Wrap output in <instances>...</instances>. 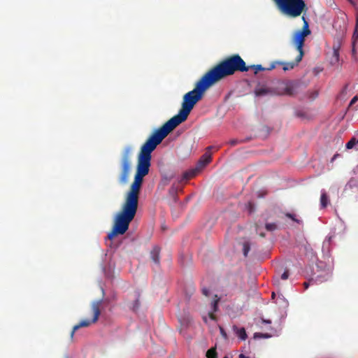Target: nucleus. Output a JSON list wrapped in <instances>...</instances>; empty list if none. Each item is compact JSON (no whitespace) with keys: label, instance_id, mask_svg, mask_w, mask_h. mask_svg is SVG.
Instances as JSON below:
<instances>
[{"label":"nucleus","instance_id":"obj_1","mask_svg":"<svg viewBox=\"0 0 358 358\" xmlns=\"http://www.w3.org/2000/svg\"><path fill=\"white\" fill-rule=\"evenodd\" d=\"M213 85L204 74L197 81L194 89L183 96L182 108L178 113L156 129L142 145L138 155L134 180L126 194L120 211L115 217L113 227L108 234V239H113L118 234H124L134 218L143 178L148 174L151 166L152 152L170 132L187 119L195 104L202 99L204 92Z\"/></svg>","mask_w":358,"mask_h":358},{"label":"nucleus","instance_id":"obj_2","mask_svg":"<svg viewBox=\"0 0 358 358\" xmlns=\"http://www.w3.org/2000/svg\"><path fill=\"white\" fill-rule=\"evenodd\" d=\"M250 69L245 61L238 55H232L222 60L205 74L214 85L236 72H246Z\"/></svg>","mask_w":358,"mask_h":358},{"label":"nucleus","instance_id":"obj_3","mask_svg":"<svg viewBox=\"0 0 358 358\" xmlns=\"http://www.w3.org/2000/svg\"><path fill=\"white\" fill-rule=\"evenodd\" d=\"M278 10L284 15L296 18L308 11L304 0H273Z\"/></svg>","mask_w":358,"mask_h":358},{"label":"nucleus","instance_id":"obj_4","mask_svg":"<svg viewBox=\"0 0 358 358\" xmlns=\"http://www.w3.org/2000/svg\"><path fill=\"white\" fill-rule=\"evenodd\" d=\"M302 85L303 84L298 80H278L275 85L272 87L271 92L274 95L293 96L299 93Z\"/></svg>","mask_w":358,"mask_h":358},{"label":"nucleus","instance_id":"obj_5","mask_svg":"<svg viewBox=\"0 0 358 358\" xmlns=\"http://www.w3.org/2000/svg\"><path fill=\"white\" fill-rule=\"evenodd\" d=\"M302 20L303 21V26L301 29L296 31L292 36V44L296 47L299 52L297 56V60L301 61L304 55L303 47L304 45L305 38L310 34V30L309 29L308 22L304 16H302Z\"/></svg>","mask_w":358,"mask_h":358},{"label":"nucleus","instance_id":"obj_6","mask_svg":"<svg viewBox=\"0 0 358 358\" xmlns=\"http://www.w3.org/2000/svg\"><path fill=\"white\" fill-rule=\"evenodd\" d=\"M130 148L124 149L121 160V172L119 176V182L121 185H125L129 181L131 161H130Z\"/></svg>","mask_w":358,"mask_h":358},{"label":"nucleus","instance_id":"obj_7","mask_svg":"<svg viewBox=\"0 0 358 358\" xmlns=\"http://www.w3.org/2000/svg\"><path fill=\"white\" fill-rule=\"evenodd\" d=\"M212 148H214L213 146H208L207 148V152L204 153L200 159L199 160L198 163L196 164V166L195 169H192L187 172H185L183 175V178L186 180L190 179L195 176L199 172H200L207 164H208L211 160L212 157L211 154L208 152ZM219 148H216V150H218Z\"/></svg>","mask_w":358,"mask_h":358},{"label":"nucleus","instance_id":"obj_8","mask_svg":"<svg viewBox=\"0 0 358 358\" xmlns=\"http://www.w3.org/2000/svg\"><path fill=\"white\" fill-rule=\"evenodd\" d=\"M101 303H102L101 300H98V301H94L92 303V312L94 314L93 318L92 319V320H82L78 324L75 325L73 327V329L71 332V338H73L75 332L80 328L89 327L92 323H95L97 322V320L99 317V315L101 314L100 307H101Z\"/></svg>","mask_w":358,"mask_h":358},{"label":"nucleus","instance_id":"obj_9","mask_svg":"<svg viewBox=\"0 0 358 358\" xmlns=\"http://www.w3.org/2000/svg\"><path fill=\"white\" fill-rule=\"evenodd\" d=\"M341 48V42L338 41L333 45V53L332 57L331 58V64L335 65L339 62V50Z\"/></svg>","mask_w":358,"mask_h":358},{"label":"nucleus","instance_id":"obj_10","mask_svg":"<svg viewBox=\"0 0 358 358\" xmlns=\"http://www.w3.org/2000/svg\"><path fill=\"white\" fill-rule=\"evenodd\" d=\"M160 248L157 245H155L150 252V258L156 264H159L160 258Z\"/></svg>","mask_w":358,"mask_h":358},{"label":"nucleus","instance_id":"obj_11","mask_svg":"<svg viewBox=\"0 0 358 358\" xmlns=\"http://www.w3.org/2000/svg\"><path fill=\"white\" fill-rule=\"evenodd\" d=\"M272 87H257L255 90V94L257 96H265V95H267V94H271V95H273L272 94Z\"/></svg>","mask_w":358,"mask_h":358},{"label":"nucleus","instance_id":"obj_12","mask_svg":"<svg viewBox=\"0 0 358 358\" xmlns=\"http://www.w3.org/2000/svg\"><path fill=\"white\" fill-rule=\"evenodd\" d=\"M250 69L255 70V73L257 74L260 71H270L275 68V63H272L268 67H263L261 64L249 66Z\"/></svg>","mask_w":358,"mask_h":358},{"label":"nucleus","instance_id":"obj_13","mask_svg":"<svg viewBox=\"0 0 358 358\" xmlns=\"http://www.w3.org/2000/svg\"><path fill=\"white\" fill-rule=\"evenodd\" d=\"M301 61L297 60V57L295 60L291 62H276V64H280L283 66L284 71H288L293 69L296 66L299 64Z\"/></svg>","mask_w":358,"mask_h":358},{"label":"nucleus","instance_id":"obj_14","mask_svg":"<svg viewBox=\"0 0 358 358\" xmlns=\"http://www.w3.org/2000/svg\"><path fill=\"white\" fill-rule=\"evenodd\" d=\"M219 301H220V298L217 297V295H215V299L211 303V306H212L213 312L209 313V317L212 320H215V315H214L213 312H216L217 310Z\"/></svg>","mask_w":358,"mask_h":358},{"label":"nucleus","instance_id":"obj_15","mask_svg":"<svg viewBox=\"0 0 358 358\" xmlns=\"http://www.w3.org/2000/svg\"><path fill=\"white\" fill-rule=\"evenodd\" d=\"M329 203V198L325 192H322L320 197V204L322 208H326Z\"/></svg>","mask_w":358,"mask_h":358},{"label":"nucleus","instance_id":"obj_16","mask_svg":"<svg viewBox=\"0 0 358 358\" xmlns=\"http://www.w3.org/2000/svg\"><path fill=\"white\" fill-rule=\"evenodd\" d=\"M236 329V335L238 338H240L241 340L244 341L247 338V334H246V331H245V329L242 327V328H240V329Z\"/></svg>","mask_w":358,"mask_h":358},{"label":"nucleus","instance_id":"obj_17","mask_svg":"<svg viewBox=\"0 0 358 358\" xmlns=\"http://www.w3.org/2000/svg\"><path fill=\"white\" fill-rule=\"evenodd\" d=\"M207 358H217V352L215 348H211L206 352Z\"/></svg>","mask_w":358,"mask_h":358},{"label":"nucleus","instance_id":"obj_18","mask_svg":"<svg viewBox=\"0 0 358 358\" xmlns=\"http://www.w3.org/2000/svg\"><path fill=\"white\" fill-rule=\"evenodd\" d=\"M265 228L268 231H273L278 229V225L276 223H266Z\"/></svg>","mask_w":358,"mask_h":358},{"label":"nucleus","instance_id":"obj_19","mask_svg":"<svg viewBox=\"0 0 358 358\" xmlns=\"http://www.w3.org/2000/svg\"><path fill=\"white\" fill-rule=\"evenodd\" d=\"M250 250V244L249 242H244L243 244V251L245 257L248 256L249 251Z\"/></svg>","mask_w":358,"mask_h":358},{"label":"nucleus","instance_id":"obj_20","mask_svg":"<svg viewBox=\"0 0 358 358\" xmlns=\"http://www.w3.org/2000/svg\"><path fill=\"white\" fill-rule=\"evenodd\" d=\"M355 144H356L355 138H352L350 141H349L346 143L345 147L347 149H351L355 146Z\"/></svg>","mask_w":358,"mask_h":358},{"label":"nucleus","instance_id":"obj_21","mask_svg":"<svg viewBox=\"0 0 358 358\" xmlns=\"http://www.w3.org/2000/svg\"><path fill=\"white\" fill-rule=\"evenodd\" d=\"M269 337H271V335H269L268 334L255 333L254 334V338H269Z\"/></svg>","mask_w":358,"mask_h":358},{"label":"nucleus","instance_id":"obj_22","mask_svg":"<svg viewBox=\"0 0 358 358\" xmlns=\"http://www.w3.org/2000/svg\"><path fill=\"white\" fill-rule=\"evenodd\" d=\"M285 216H286L287 217H288V218L292 219L294 222H296V223H300V222H301V221H300L299 220H298V219H296V218L295 217V215H294V214H292V213H287L285 214Z\"/></svg>","mask_w":358,"mask_h":358},{"label":"nucleus","instance_id":"obj_23","mask_svg":"<svg viewBox=\"0 0 358 358\" xmlns=\"http://www.w3.org/2000/svg\"><path fill=\"white\" fill-rule=\"evenodd\" d=\"M243 142V141L242 140H238V139H231L229 141V143L231 145V146H235Z\"/></svg>","mask_w":358,"mask_h":358},{"label":"nucleus","instance_id":"obj_24","mask_svg":"<svg viewBox=\"0 0 358 358\" xmlns=\"http://www.w3.org/2000/svg\"><path fill=\"white\" fill-rule=\"evenodd\" d=\"M139 306H140L139 299H137L134 302V305H133V307H132L133 310L136 311L138 308Z\"/></svg>","mask_w":358,"mask_h":358},{"label":"nucleus","instance_id":"obj_25","mask_svg":"<svg viewBox=\"0 0 358 358\" xmlns=\"http://www.w3.org/2000/svg\"><path fill=\"white\" fill-rule=\"evenodd\" d=\"M289 277V272L288 271H285L280 276V278L282 280H287Z\"/></svg>","mask_w":358,"mask_h":358},{"label":"nucleus","instance_id":"obj_26","mask_svg":"<svg viewBox=\"0 0 358 358\" xmlns=\"http://www.w3.org/2000/svg\"><path fill=\"white\" fill-rule=\"evenodd\" d=\"M358 101V96H355L350 101V106L355 104Z\"/></svg>","mask_w":358,"mask_h":358},{"label":"nucleus","instance_id":"obj_27","mask_svg":"<svg viewBox=\"0 0 358 358\" xmlns=\"http://www.w3.org/2000/svg\"><path fill=\"white\" fill-rule=\"evenodd\" d=\"M202 293L203 295L208 296L209 295V290L207 288H203Z\"/></svg>","mask_w":358,"mask_h":358},{"label":"nucleus","instance_id":"obj_28","mask_svg":"<svg viewBox=\"0 0 358 358\" xmlns=\"http://www.w3.org/2000/svg\"><path fill=\"white\" fill-rule=\"evenodd\" d=\"M220 332H221V334L222 335V336H223L224 338H227V334H226V332L224 331V330L223 329V328L220 327Z\"/></svg>","mask_w":358,"mask_h":358},{"label":"nucleus","instance_id":"obj_29","mask_svg":"<svg viewBox=\"0 0 358 358\" xmlns=\"http://www.w3.org/2000/svg\"><path fill=\"white\" fill-rule=\"evenodd\" d=\"M358 37V35L356 36V31L353 34V46H355V40L356 38Z\"/></svg>","mask_w":358,"mask_h":358},{"label":"nucleus","instance_id":"obj_30","mask_svg":"<svg viewBox=\"0 0 358 358\" xmlns=\"http://www.w3.org/2000/svg\"><path fill=\"white\" fill-rule=\"evenodd\" d=\"M262 322L263 323H266V324H271V321L269 320H264V319H262Z\"/></svg>","mask_w":358,"mask_h":358},{"label":"nucleus","instance_id":"obj_31","mask_svg":"<svg viewBox=\"0 0 358 358\" xmlns=\"http://www.w3.org/2000/svg\"><path fill=\"white\" fill-rule=\"evenodd\" d=\"M317 96V92H315L313 95H311L310 98L314 99L315 97Z\"/></svg>","mask_w":358,"mask_h":358},{"label":"nucleus","instance_id":"obj_32","mask_svg":"<svg viewBox=\"0 0 358 358\" xmlns=\"http://www.w3.org/2000/svg\"><path fill=\"white\" fill-rule=\"evenodd\" d=\"M239 358H248V357L245 356L243 354H240L238 356Z\"/></svg>","mask_w":358,"mask_h":358},{"label":"nucleus","instance_id":"obj_33","mask_svg":"<svg viewBox=\"0 0 358 358\" xmlns=\"http://www.w3.org/2000/svg\"><path fill=\"white\" fill-rule=\"evenodd\" d=\"M328 278H326L324 280H320L318 278L316 279L317 281L320 282H322L324 281H327Z\"/></svg>","mask_w":358,"mask_h":358},{"label":"nucleus","instance_id":"obj_34","mask_svg":"<svg viewBox=\"0 0 358 358\" xmlns=\"http://www.w3.org/2000/svg\"><path fill=\"white\" fill-rule=\"evenodd\" d=\"M273 281L275 284H279V278H276L273 279Z\"/></svg>","mask_w":358,"mask_h":358},{"label":"nucleus","instance_id":"obj_35","mask_svg":"<svg viewBox=\"0 0 358 358\" xmlns=\"http://www.w3.org/2000/svg\"><path fill=\"white\" fill-rule=\"evenodd\" d=\"M338 156V154L334 155V157H332V159H331V162H333L334 159H336V158Z\"/></svg>","mask_w":358,"mask_h":358},{"label":"nucleus","instance_id":"obj_36","mask_svg":"<svg viewBox=\"0 0 358 358\" xmlns=\"http://www.w3.org/2000/svg\"><path fill=\"white\" fill-rule=\"evenodd\" d=\"M303 285H304L305 288L307 289L308 287L309 284H308V282H305L303 283Z\"/></svg>","mask_w":358,"mask_h":358},{"label":"nucleus","instance_id":"obj_37","mask_svg":"<svg viewBox=\"0 0 358 358\" xmlns=\"http://www.w3.org/2000/svg\"><path fill=\"white\" fill-rule=\"evenodd\" d=\"M259 236H260L261 237H263V238H264V237H265V234H264V232H261V233H259Z\"/></svg>","mask_w":358,"mask_h":358},{"label":"nucleus","instance_id":"obj_38","mask_svg":"<svg viewBox=\"0 0 358 358\" xmlns=\"http://www.w3.org/2000/svg\"><path fill=\"white\" fill-rule=\"evenodd\" d=\"M275 292H272V294H271V297H272V299H274V298H275Z\"/></svg>","mask_w":358,"mask_h":358},{"label":"nucleus","instance_id":"obj_39","mask_svg":"<svg viewBox=\"0 0 358 358\" xmlns=\"http://www.w3.org/2000/svg\"><path fill=\"white\" fill-rule=\"evenodd\" d=\"M352 54L355 55V47H353V49H352Z\"/></svg>","mask_w":358,"mask_h":358},{"label":"nucleus","instance_id":"obj_40","mask_svg":"<svg viewBox=\"0 0 358 358\" xmlns=\"http://www.w3.org/2000/svg\"><path fill=\"white\" fill-rule=\"evenodd\" d=\"M357 143H358V140H357Z\"/></svg>","mask_w":358,"mask_h":358}]
</instances>
